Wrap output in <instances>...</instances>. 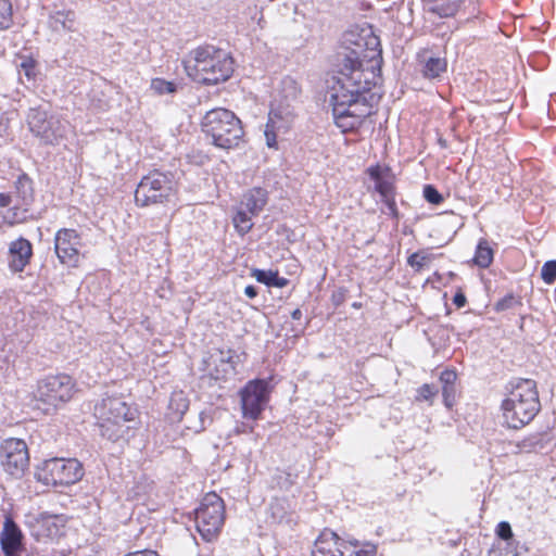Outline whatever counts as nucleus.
I'll return each instance as SVG.
<instances>
[{
  "label": "nucleus",
  "instance_id": "obj_1",
  "mask_svg": "<svg viewBox=\"0 0 556 556\" xmlns=\"http://www.w3.org/2000/svg\"><path fill=\"white\" fill-rule=\"evenodd\" d=\"M362 47L361 42H355V48H343L338 53V71L328 87L333 119L343 132L357 129L372 112L370 90L378 75L374 63L370 68L364 66L367 55Z\"/></svg>",
  "mask_w": 556,
  "mask_h": 556
},
{
  "label": "nucleus",
  "instance_id": "obj_2",
  "mask_svg": "<svg viewBox=\"0 0 556 556\" xmlns=\"http://www.w3.org/2000/svg\"><path fill=\"white\" fill-rule=\"evenodd\" d=\"M100 433L112 442L128 441L139 426L138 410L122 397L105 396L94 406Z\"/></svg>",
  "mask_w": 556,
  "mask_h": 556
},
{
  "label": "nucleus",
  "instance_id": "obj_3",
  "mask_svg": "<svg viewBox=\"0 0 556 556\" xmlns=\"http://www.w3.org/2000/svg\"><path fill=\"white\" fill-rule=\"evenodd\" d=\"M187 75L195 83L217 85L227 80L233 71L232 58L214 46H203L190 51L182 60Z\"/></svg>",
  "mask_w": 556,
  "mask_h": 556
},
{
  "label": "nucleus",
  "instance_id": "obj_4",
  "mask_svg": "<svg viewBox=\"0 0 556 556\" xmlns=\"http://www.w3.org/2000/svg\"><path fill=\"white\" fill-rule=\"evenodd\" d=\"M504 422L508 428L519 429L529 424L540 410L535 381L519 379L502 403Z\"/></svg>",
  "mask_w": 556,
  "mask_h": 556
},
{
  "label": "nucleus",
  "instance_id": "obj_5",
  "mask_svg": "<svg viewBox=\"0 0 556 556\" xmlns=\"http://www.w3.org/2000/svg\"><path fill=\"white\" fill-rule=\"evenodd\" d=\"M299 93L295 80L290 77L281 80V88L274 97L264 130L268 148L276 149L278 136L286 134L291 127L295 117L292 103L298 99Z\"/></svg>",
  "mask_w": 556,
  "mask_h": 556
},
{
  "label": "nucleus",
  "instance_id": "obj_6",
  "mask_svg": "<svg viewBox=\"0 0 556 556\" xmlns=\"http://www.w3.org/2000/svg\"><path fill=\"white\" fill-rule=\"evenodd\" d=\"M202 130L220 149L236 148L243 138L241 121L233 112L223 108L213 109L204 115Z\"/></svg>",
  "mask_w": 556,
  "mask_h": 556
},
{
  "label": "nucleus",
  "instance_id": "obj_7",
  "mask_svg": "<svg viewBox=\"0 0 556 556\" xmlns=\"http://www.w3.org/2000/svg\"><path fill=\"white\" fill-rule=\"evenodd\" d=\"M176 191V182L169 173L152 170L141 178L136 191L135 201L138 206H152L169 202Z\"/></svg>",
  "mask_w": 556,
  "mask_h": 556
},
{
  "label": "nucleus",
  "instance_id": "obj_8",
  "mask_svg": "<svg viewBox=\"0 0 556 556\" xmlns=\"http://www.w3.org/2000/svg\"><path fill=\"white\" fill-rule=\"evenodd\" d=\"M36 479L48 486H68L84 477V468L76 458H51L36 469Z\"/></svg>",
  "mask_w": 556,
  "mask_h": 556
},
{
  "label": "nucleus",
  "instance_id": "obj_9",
  "mask_svg": "<svg viewBox=\"0 0 556 556\" xmlns=\"http://www.w3.org/2000/svg\"><path fill=\"white\" fill-rule=\"evenodd\" d=\"M312 556H376V546L345 541L333 531L324 530L314 543Z\"/></svg>",
  "mask_w": 556,
  "mask_h": 556
},
{
  "label": "nucleus",
  "instance_id": "obj_10",
  "mask_svg": "<svg viewBox=\"0 0 556 556\" xmlns=\"http://www.w3.org/2000/svg\"><path fill=\"white\" fill-rule=\"evenodd\" d=\"M225 520V506L216 493L206 494L195 509V527L203 540L211 542L219 533Z\"/></svg>",
  "mask_w": 556,
  "mask_h": 556
},
{
  "label": "nucleus",
  "instance_id": "obj_11",
  "mask_svg": "<svg viewBox=\"0 0 556 556\" xmlns=\"http://www.w3.org/2000/svg\"><path fill=\"white\" fill-rule=\"evenodd\" d=\"M29 130L46 144H59L65 138L68 123L40 108H31L27 114Z\"/></svg>",
  "mask_w": 556,
  "mask_h": 556
},
{
  "label": "nucleus",
  "instance_id": "obj_12",
  "mask_svg": "<svg viewBox=\"0 0 556 556\" xmlns=\"http://www.w3.org/2000/svg\"><path fill=\"white\" fill-rule=\"evenodd\" d=\"M75 393V381L65 374L50 375L37 382L34 397L51 408L68 402Z\"/></svg>",
  "mask_w": 556,
  "mask_h": 556
},
{
  "label": "nucleus",
  "instance_id": "obj_13",
  "mask_svg": "<svg viewBox=\"0 0 556 556\" xmlns=\"http://www.w3.org/2000/svg\"><path fill=\"white\" fill-rule=\"evenodd\" d=\"M0 466L13 478H21L28 469L29 453L24 440L10 438L0 445Z\"/></svg>",
  "mask_w": 556,
  "mask_h": 556
},
{
  "label": "nucleus",
  "instance_id": "obj_14",
  "mask_svg": "<svg viewBox=\"0 0 556 556\" xmlns=\"http://www.w3.org/2000/svg\"><path fill=\"white\" fill-rule=\"evenodd\" d=\"M241 407L244 418L256 420L269 400V387L265 379L249 381L240 391Z\"/></svg>",
  "mask_w": 556,
  "mask_h": 556
},
{
  "label": "nucleus",
  "instance_id": "obj_15",
  "mask_svg": "<svg viewBox=\"0 0 556 556\" xmlns=\"http://www.w3.org/2000/svg\"><path fill=\"white\" fill-rule=\"evenodd\" d=\"M66 519L63 515L39 513L28 515L26 525L37 540H56L64 534Z\"/></svg>",
  "mask_w": 556,
  "mask_h": 556
},
{
  "label": "nucleus",
  "instance_id": "obj_16",
  "mask_svg": "<svg viewBox=\"0 0 556 556\" xmlns=\"http://www.w3.org/2000/svg\"><path fill=\"white\" fill-rule=\"evenodd\" d=\"M83 247L81 237L75 229L63 228L54 236V251L59 261L68 267H76Z\"/></svg>",
  "mask_w": 556,
  "mask_h": 556
},
{
  "label": "nucleus",
  "instance_id": "obj_17",
  "mask_svg": "<svg viewBox=\"0 0 556 556\" xmlns=\"http://www.w3.org/2000/svg\"><path fill=\"white\" fill-rule=\"evenodd\" d=\"M10 199V205L22 211L23 222L27 219L30 205L34 201V188L29 177L25 174L20 175L14 184V189L5 193Z\"/></svg>",
  "mask_w": 556,
  "mask_h": 556
},
{
  "label": "nucleus",
  "instance_id": "obj_18",
  "mask_svg": "<svg viewBox=\"0 0 556 556\" xmlns=\"http://www.w3.org/2000/svg\"><path fill=\"white\" fill-rule=\"evenodd\" d=\"M368 175L375 182V189L380 194L382 201L387 204L389 210L394 214L396 205L394 201V187L393 181L388 175V170L379 165L368 168Z\"/></svg>",
  "mask_w": 556,
  "mask_h": 556
},
{
  "label": "nucleus",
  "instance_id": "obj_19",
  "mask_svg": "<svg viewBox=\"0 0 556 556\" xmlns=\"http://www.w3.org/2000/svg\"><path fill=\"white\" fill-rule=\"evenodd\" d=\"M229 352L220 350L212 352L210 356L203 361L205 365L204 370L215 380L225 379L235 370Z\"/></svg>",
  "mask_w": 556,
  "mask_h": 556
},
{
  "label": "nucleus",
  "instance_id": "obj_20",
  "mask_svg": "<svg viewBox=\"0 0 556 556\" xmlns=\"http://www.w3.org/2000/svg\"><path fill=\"white\" fill-rule=\"evenodd\" d=\"M22 532L11 517H5L0 536L1 548L7 556H14L22 545Z\"/></svg>",
  "mask_w": 556,
  "mask_h": 556
},
{
  "label": "nucleus",
  "instance_id": "obj_21",
  "mask_svg": "<svg viewBox=\"0 0 556 556\" xmlns=\"http://www.w3.org/2000/svg\"><path fill=\"white\" fill-rule=\"evenodd\" d=\"M9 265L13 271H22L29 263L33 255V248L27 239L18 238L10 243Z\"/></svg>",
  "mask_w": 556,
  "mask_h": 556
},
{
  "label": "nucleus",
  "instance_id": "obj_22",
  "mask_svg": "<svg viewBox=\"0 0 556 556\" xmlns=\"http://www.w3.org/2000/svg\"><path fill=\"white\" fill-rule=\"evenodd\" d=\"M267 203V191L262 188H253L243 194L240 207L250 214L257 216Z\"/></svg>",
  "mask_w": 556,
  "mask_h": 556
},
{
  "label": "nucleus",
  "instance_id": "obj_23",
  "mask_svg": "<svg viewBox=\"0 0 556 556\" xmlns=\"http://www.w3.org/2000/svg\"><path fill=\"white\" fill-rule=\"evenodd\" d=\"M75 12L72 10H60L49 17V25L54 31H73L75 28Z\"/></svg>",
  "mask_w": 556,
  "mask_h": 556
},
{
  "label": "nucleus",
  "instance_id": "obj_24",
  "mask_svg": "<svg viewBox=\"0 0 556 556\" xmlns=\"http://www.w3.org/2000/svg\"><path fill=\"white\" fill-rule=\"evenodd\" d=\"M462 2L463 0H425L428 10L441 17L453 16Z\"/></svg>",
  "mask_w": 556,
  "mask_h": 556
},
{
  "label": "nucleus",
  "instance_id": "obj_25",
  "mask_svg": "<svg viewBox=\"0 0 556 556\" xmlns=\"http://www.w3.org/2000/svg\"><path fill=\"white\" fill-rule=\"evenodd\" d=\"M456 378H457L456 372L451 369H445L440 375V382L442 384L443 402L447 408H451L454 403Z\"/></svg>",
  "mask_w": 556,
  "mask_h": 556
},
{
  "label": "nucleus",
  "instance_id": "obj_26",
  "mask_svg": "<svg viewBox=\"0 0 556 556\" xmlns=\"http://www.w3.org/2000/svg\"><path fill=\"white\" fill-rule=\"evenodd\" d=\"M23 222L22 211L10 205V199L5 193H0V225H14Z\"/></svg>",
  "mask_w": 556,
  "mask_h": 556
},
{
  "label": "nucleus",
  "instance_id": "obj_27",
  "mask_svg": "<svg viewBox=\"0 0 556 556\" xmlns=\"http://www.w3.org/2000/svg\"><path fill=\"white\" fill-rule=\"evenodd\" d=\"M422 75L426 78L434 79L440 77L447 68V62L444 58L429 56L424 58Z\"/></svg>",
  "mask_w": 556,
  "mask_h": 556
},
{
  "label": "nucleus",
  "instance_id": "obj_28",
  "mask_svg": "<svg viewBox=\"0 0 556 556\" xmlns=\"http://www.w3.org/2000/svg\"><path fill=\"white\" fill-rule=\"evenodd\" d=\"M496 534L505 541V554L503 556H518L517 544L513 540V530L507 521H501L496 527Z\"/></svg>",
  "mask_w": 556,
  "mask_h": 556
},
{
  "label": "nucleus",
  "instance_id": "obj_29",
  "mask_svg": "<svg viewBox=\"0 0 556 556\" xmlns=\"http://www.w3.org/2000/svg\"><path fill=\"white\" fill-rule=\"evenodd\" d=\"M493 256L494 252L490 242L485 239H480L477 244L473 263L481 268H486L493 262Z\"/></svg>",
  "mask_w": 556,
  "mask_h": 556
},
{
  "label": "nucleus",
  "instance_id": "obj_30",
  "mask_svg": "<svg viewBox=\"0 0 556 556\" xmlns=\"http://www.w3.org/2000/svg\"><path fill=\"white\" fill-rule=\"evenodd\" d=\"M255 215L250 214L244 208H242L240 206L237 207L236 213L232 217V224H233L236 231L241 237L247 235L252 229V227L254 225L252 222V218Z\"/></svg>",
  "mask_w": 556,
  "mask_h": 556
},
{
  "label": "nucleus",
  "instance_id": "obj_31",
  "mask_svg": "<svg viewBox=\"0 0 556 556\" xmlns=\"http://www.w3.org/2000/svg\"><path fill=\"white\" fill-rule=\"evenodd\" d=\"M252 276L258 282H262L268 287L282 288L288 283V280L286 278L280 277L277 271L273 270L254 269L252 271Z\"/></svg>",
  "mask_w": 556,
  "mask_h": 556
},
{
  "label": "nucleus",
  "instance_id": "obj_32",
  "mask_svg": "<svg viewBox=\"0 0 556 556\" xmlns=\"http://www.w3.org/2000/svg\"><path fill=\"white\" fill-rule=\"evenodd\" d=\"M545 445V435L541 433L531 434L518 443L519 450L525 453L541 452Z\"/></svg>",
  "mask_w": 556,
  "mask_h": 556
},
{
  "label": "nucleus",
  "instance_id": "obj_33",
  "mask_svg": "<svg viewBox=\"0 0 556 556\" xmlns=\"http://www.w3.org/2000/svg\"><path fill=\"white\" fill-rule=\"evenodd\" d=\"M189 408V401L184 392H174L169 400V409L174 412V418L180 419Z\"/></svg>",
  "mask_w": 556,
  "mask_h": 556
},
{
  "label": "nucleus",
  "instance_id": "obj_34",
  "mask_svg": "<svg viewBox=\"0 0 556 556\" xmlns=\"http://www.w3.org/2000/svg\"><path fill=\"white\" fill-rule=\"evenodd\" d=\"M150 89L157 96L172 94L177 91V84L163 78H153Z\"/></svg>",
  "mask_w": 556,
  "mask_h": 556
},
{
  "label": "nucleus",
  "instance_id": "obj_35",
  "mask_svg": "<svg viewBox=\"0 0 556 556\" xmlns=\"http://www.w3.org/2000/svg\"><path fill=\"white\" fill-rule=\"evenodd\" d=\"M20 77L25 76L28 81L34 80L36 77V64L31 58H23L18 64Z\"/></svg>",
  "mask_w": 556,
  "mask_h": 556
},
{
  "label": "nucleus",
  "instance_id": "obj_36",
  "mask_svg": "<svg viewBox=\"0 0 556 556\" xmlns=\"http://www.w3.org/2000/svg\"><path fill=\"white\" fill-rule=\"evenodd\" d=\"M541 277L547 285H552L556 280V261H548L542 266Z\"/></svg>",
  "mask_w": 556,
  "mask_h": 556
},
{
  "label": "nucleus",
  "instance_id": "obj_37",
  "mask_svg": "<svg viewBox=\"0 0 556 556\" xmlns=\"http://www.w3.org/2000/svg\"><path fill=\"white\" fill-rule=\"evenodd\" d=\"M438 394V388L433 384L425 383L417 390V401L432 402L433 397Z\"/></svg>",
  "mask_w": 556,
  "mask_h": 556
},
{
  "label": "nucleus",
  "instance_id": "obj_38",
  "mask_svg": "<svg viewBox=\"0 0 556 556\" xmlns=\"http://www.w3.org/2000/svg\"><path fill=\"white\" fill-rule=\"evenodd\" d=\"M521 302L519 300V298L515 296L514 294L509 293L507 295H505L503 299H501L496 304H495V309L497 312H503V311H507V309H510L517 305H520Z\"/></svg>",
  "mask_w": 556,
  "mask_h": 556
},
{
  "label": "nucleus",
  "instance_id": "obj_39",
  "mask_svg": "<svg viewBox=\"0 0 556 556\" xmlns=\"http://www.w3.org/2000/svg\"><path fill=\"white\" fill-rule=\"evenodd\" d=\"M12 21V8L8 1L0 3V29L8 28Z\"/></svg>",
  "mask_w": 556,
  "mask_h": 556
},
{
  "label": "nucleus",
  "instance_id": "obj_40",
  "mask_svg": "<svg viewBox=\"0 0 556 556\" xmlns=\"http://www.w3.org/2000/svg\"><path fill=\"white\" fill-rule=\"evenodd\" d=\"M424 197L431 204H440L443 201V197L432 185L424 187Z\"/></svg>",
  "mask_w": 556,
  "mask_h": 556
},
{
  "label": "nucleus",
  "instance_id": "obj_41",
  "mask_svg": "<svg viewBox=\"0 0 556 556\" xmlns=\"http://www.w3.org/2000/svg\"><path fill=\"white\" fill-rule=\"evenodd\" d=\"M427 261H428V257L425 254L419 253V252L413 253L407 258L408 265L417 270L421 269L425 266Z\"/></svg>",
  "mask_w": 556,
  "mask_h": 556
},
{
  "label": "nucleus",
  "instance_id": "obj_42",
  "mask_svg": "<svg viewBox=\"0 0 556 556\" xmlns=\"http://www.w3.org/2000/svg\"><path fill=\"white\" fill-rule=\"evenodd\" d=\"M147 484L137 483L130 491L129 495L135 500H140L147 494Z\"/></svg>",
  "mask_w": 556,
  "mask_h": 556
},
{
  "label": "nucleus",
  "instance_id": "obj_43",
  "mask_svg": "<svg viewBox=\"0 0 556 556\" xmlns=\"http://www.w3.org/2000/svg\"><path fill=\"white\" fill-rule=\"evenodd\" d=\"M467 300H466V296L463 292H456L454 298H453V303L458 307H463L465 306Z\"/></svg>",
  "mask_w": 556,
  "mask_h": 556
},
{
  "label": "nucleus",
  "instance_id": "obj_44",
  "mask_svg": "<svg viewBox=\"0 0 556 556\" xmlns=\"http://www.w3.org/2000/svg\"><path fill=\"white\" fill-rule=\"evenodd\" d=\"M244 294L250 298V299H253L257 295V290L254 286H247L245 289H244Z\"/></svg>",
  "mask_w": 556,
  "mask_h": 556
},
{
  "label": "nucleus",
  "instance_id": "obj_45",
  "mask_svg": "<svg viewBox=\"0 0 556 556\" xmlns=\"http://www.w3.org/2000/svg\"><path fill=\"white\" fill-rule=\"evenodd\" d=\"M291 317H292L293 319H295V320L301 319V317H302V312H301V309L295 308V309L291 313Z\"/></svg>",
  "mask_w": 556,
  "mask_h": 556
}]
</instances>
